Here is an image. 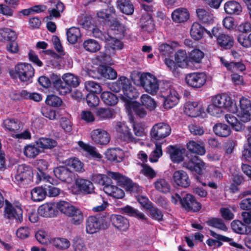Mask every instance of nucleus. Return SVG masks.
<instances>
[{"label":"nucleus","mask_w":251,"mask_h":251,"mask_svg":"<svg viewBox=\"0 0 251 251\" xmlns=\"http://www.w3.org/2000/svg\"><path fill=\"white\" fill-rule=\"evenodd\" d=\"M98 94L95 93H89L87 94L86 100L89 107L92 108L95 107L99 105L100 99Z\"/></svg>","instance_id":"774afa93"},{"label":"nucleus","mask_w":251,"mask_h":251,"mask_svg":"<svg viewBox=\"0 0 251 251\" xmlns=\"http://www.w3.org/2000/svg\"><path fill=\"white\" fill-rule=\"evenodd\" d=\"M100 98L103 103L108 106H114L118 102L116 95L110 91H104L101 93Z\"/></svg>","instance_id":"79ce46f5"},{"label":"nucleus","mask_w":251,"mask_h":251,"mask_svg":"<svg viewBox=\"0 0 251 251\" xmlns=\"http://www.w3.org/2000/svg\"><path fill=\"white\" fill-rule=\"evenodd\" d=\"M17 35L15 31L9 28H0V41L7 43L13 39H17Z\"/></svg>","instance_id":"a19ab883"},{"label":"nucleus","mask_w":251,"mask_h":251,"mask_svg":"<svg viewBox=\"0 0 251 251\" xmlns=\"http://www.w3.org/2000/svg\"><path fill=\"white\" fill-rule=\"evenodd\" d=\"M56 209L59 210L61 213L67 215L71 210L74 207V206L72 205L69 202L64 201H60L56 204Z\"/></svg>","instance_id":"e2e57ef3"},{"label":"nucleus","mask_w":251,"mask_h":251,"mask_svg":"<svg viewBox=\"0 0 251 251\" xmlns=\"http://www.w3.org/2000/svg\"><path fill=\"white\" fill-rule=\"evenodd\" d=\"M121 212L122 214H125L127 216L137 218L139 219H146L143 213L140 212L138 210L129 205H126L121 208Z\"/></svg>","instance_id":"c03bdc74"},{"label":"nucleus","mask_w":251,"mask_h":251,"mask_svg":"<svg viewBox=\"0 0 251 251\" xmlns=\"http://www.w3.org/2000/svg\"><path fill=\"white\" fill-rule=\"evenodd\" d=\"M121 39L109 35V38H108L106 43L114 50H121L124 47L123 43L120 41Z\"/></svg>","instance_id":"0e129e2a"},{"label":"nucleus","mask_w":251,"mask_h":251,"mask_svg":"<svg viewBox=\"0 0 251 251\" xmlns=\"http://www.w3.org/2000/svg\"><path fill=\"white\" fill-rule=\"evenodd\" d=\"M62 77L63 81H64L66 84L70 86L71 89H72L73 87H76L79 84V78L72 74L67 73L64 74Z\"/></svg>","instance_id":"13d9d810"},{"label":"nucleus","mask_w":251,"mask_h":251,"mask_svg":"<svg viewBox=\"0 0 251 251\" xmlns=\"http://www.w3.org/2000/svg\"><path fill=\"white\" fill-rule=\"evenodd\" d=\"M201 108L198 102L188 101L184 105V112L191 117H196L201 114Z\"/></svg>","instance_id":"c756f323"},{"label":"nucleus","mask_w":251,"mask_h":251,"mask_svg":"<svg viewBox=\"0 0 251 251\" xmlns=\"http://www.w3.org/2000/svg\"><path fill=\"white\" fill-rule=\"evenodd\" d=\"M47 185L33 188L31 191V198L34 201H40L45 199L47 196Z\"/></svg>","instance_id":"4c0bfd02"},{"label":"nucleus","mask_w":251,"mask_h":251,"mask_svg":"<svg viewBox=\"0 0 251 251\" xmlns=\"http://www.w3.org/2000/svg\"><path fill=\"white\" fill-rule=\"evenodd\" d=\"M196 14L200 22L202 24L209 25L213 23V14L209 11L198 8L196 9Z\"/></svg>","instance_id":"c85d7f7f"},{"label":"nucleus","mask_w":251,"mask_h":251,"mask_svg":"<svg viewBox=\"0 0 251 251\" xmlns=\"http://www.w3.org/2000/svg\"><path fill=\"white\" fill-rule=\"evenodd\" d=\"M129 107L137 117L143 118L147 115V111L143 106L136 101H132L129 104Z\"/></svg>","instance_id":"3c124183"},{"label":"nucleus","mask_w":251,"mask_h":251,"mask_svg":"<svg viewBox=\"0 0 251 251\" xmlns=\"http://www.w3.org/2000/svg\"><path fill=\"white\" fill-rule=\"evenodd\" d=\"M119 185L125 188L127 192L130 193L140 194L142 192L141 187L126 176Z\"/></svg>","instance_id":"473e14b6"},{"label":"nucleus","mask_w":251,"mask_h":251,"mask_svg":"<svg viewBox=\"0 0 251 251\" xmlns=\"http://www.w3.org/2000/svg\"><path fill=\"white\" fill-rule=\"evenodd\" d=\"M154 187L156 190L163 194H166L170 192L171 190V185L165 179H158L154 183Z\"/></svg>","instance_id":"603ef678"},{"label":"nucleus","mask_w":251,"mask_h":251,"mask_svg":"<svg viewBox=\"0 0 251 251\" xmlns=\"http://www.w3.org/2000/svg\"><path fill=\"white\" fill-rule=\"evenodd\" d=\"M98 17L109 26V33L119 39H123L126 34V26L118 20L113 6L102 9L97 12Z\"/></svg>","instance_id":"f257e3e1"},{"label":"nucleus","mask_w":251,"mask_h":251,"mask_svg":"<svg viewBox=\"0 0 251 251\" xmlns=\"http://www.w3.org/2000/svg\"><path fill=\"white\" fill-rule=\"evenodd\" d=\"M66 35L68 41L72 44H75L81 36L79 28L76 27H72L68 29Z\"/></svg>","instance_id":"de8ad7c7"},{"label":"nucleus","mask_w":251,"mask_h":251,"mask_svg":"<svg viewBox=\"0 0 251 251\" xmlns=\"http://www.w3.org/2000/svg\"><path fill=\"white\" fill-rule=\"evenodd\" d=\"M137 79H133L134 84L142 86L145 91L151 95L156 94L159 89L157 79L149 73L138 74Z\"/></svg>","instance_id":"20e7f679"},{"label":"nucleus","mask_w":251,"mask_h":251,"mask_svg":"<svg viewBox=\"0 0 251 251\" xmlns=\"http://www.w3.org/2000/svg\"><path fill=\"white\" fill-rule=\"evenodd\" d=\"M36 146L39 148L43 149H51L55 147L57 145L55 140L50 138L41 137L35 141Z\"/></svg>","instance_id":"09e8293b"},{"label":"nucleus","mask_w":251,"mask_h":251,"mask_svg":"<svg viewBox=\"0 0 251 251\" xmlns=\"http://www.w3.org/2000/svg\"><path fill=\"white\" fill-rule=\"evenodd\" d=\"M206 224L211 227H213L224 231L227 230V227L224 222L223 220L221 218H210L206 221Z\"/></svg>","instance_id":"6e6d98bb"},{"label":"nucleus","mask_w":251,"mask_h":251,"mask_svg":"<svg viewBox=\"0 0 251 251\" xmlns=\"http://www.w3.org/2000/svg\"><path fill=\"white\" fill-rule=\"evenodd\" d=\"M35 70L30 64L19 63L15 65L14 70L10 71L12 78H18L22 82L31 83L34 75Z\"/></svg>","instance_id":"7ed1b4c3"},{"label":"nucleus","mask_w":251,"mask_h":251,"mask_svg":"<svg viewBox=\"0 0 251 251\" xmlns=\"http://www.w3.org/2000/svg\"><path fill=\"white\" fill-rule=\"evenodd\" d=\"M241 115L242 118H245L247 121L251 119V101L245 97L240 100Z\"/></svg>","instance_id":"72a5a7b5"},{"label":"nucleus","mask_w":251,"mask_h":251,"mask_svg":"<svg viewBox=\"0 0 251 251\" xmlns=\"http://www.w3.org/2000/svg\"><path fill=\"white\" fill-rule=\"evenodd\" d=\"M212 102L222 108H225L233 112H235L237 111V106H235V104L231 97L226 94L224 93L217 95L212 98Z\"/></svg>","instance_id":"ddd939ff"},{"label":"nucleus","mask_w":251,"mask_h":251,"mask_svg":"<svg viewBox=\"0 0 251 251\" xmlns=\"http://www.w3.org/2000/svg\"><path fill=\"white\" fill-rule=\"evenodd\" d=\"M167 151L173 163H179L184 161L185 158L183 154L185 151V149H181L176 146L170 145L167 147Z\"/></svg>","instance_id":"393cba45"},{"label":"nucleus","mask_w":251,"mask_h":251,"mask_svg":"<svg viewBox=\"0 0 251 251\" xmlns=\"http://www.w3.org/2000/svg\"><path fill=\"white\" fill-rule=\"evenodd\" d=\"M109 88L111 91L116 93L122 90L123 95L121 98L124 101L135 99L139 95V93L132 85L130 79L125 76H121L117 81L109 84Z\"/></svg>","instance_id":"f03ea898"},{"label":"nucleus","mask_w":251,"mask_h":251,"mask_svg":"<svg viewBox=\"0 0 251 251\" xmlns=\"http://www.w3.org/2000/svg\"><path fill=\"white\" fill-rule=\"evenodd\" d=\"M96 115L100 120H109L113 118L114 112L108 108L100 107L97 109Z\"/></svg>","instance_id":"4d7b16f0"},{"label":"nucleus","mask_w":251,"mask_h":251,"mask_svg":"<svg viewBox=\"0 0 251 251\" xmlns=\"http://www.w3.org/2000/svg\"><path fill=\"white\" fill-rule=\"evenodd\" d=\"M118 5L120 11L127 15H132L134 7L130 0H117Z\"/></svg>","instance_id":"a18cd8bd"},{"label":"nucleus","mask_w":251,"mask_h":251,"mask_svg":"<svg viewBox=\"0 0 251 251\" xmlns=\"http://www.w3.org/2000/svg\"><path fill=\"white\" fill-rule=\"evenodd\" d=\"M35 173L34 174L33 168L30 165L22 164L18 165L16 173L12 180L16 184L21 185L27 183L29 181L35 182Z\"/></svg>","instance_id":"423d86ee"},{"label":"nucleus","mask_w":251,"mask_h":251,"mask_svg":"<svg viewBox=\"0 0 251 251\" xmlns=\"http://www.w3.org/2000/svg\"><path fill=\"white\" fill-rule=\"evenodd\" d=\"M213 130L215 134L222 137H227L231 133L229 126L225 124L222 123L216 124L213 126Z\"/></svg>","instance_id":"37998d69"},{"label":"nucleus","mask_w":251,"mask_h":251,"mask_svg":"<svg viewBox=\"0 0 251 251\" xmlns=\"http://www.w3.org/2000/svg\"><path fill=\"white\" fill-rule=\"evenodd\" d=\"M160 97L163 99V105L166 109L173 108L177 104L179 100L176 91L170 87L161 91Z\"/></svg>","instance_id":"f8f14e48"},{"label":"nucleus","mask_w":251,"mask_h":251,"mask_svg":"<svg viewBox=\"0 0 251 251\" xmlns=\"http://www.w3.org/2000/svg\"><path fill=\"white\" fill-rule=\"evenodd\" d=\"M51 244L56 248L59 250H66L70 246V241L64 238H56L51 241Z\"/></svg>","instance_id":"bf43d9fd"},{"label":"nucleus","mask_w":251,"mask_h":251,"mask_svg":"<svg viewBox=\"0 0 251 251\" xmlns=\"http://www.w3.org/2000/svg\"><path fill=\"white\" fill-rule=\"evenodd\" d=\"M141 103L143 106H145L147 108L152 110L156 107V103L151 96L147 94H143L141 97Z\"/></svg>","instance_id":"052dcab7"},{"label":"nucleus","mask_w":251,"mask_h":251,"mask_svg":"<svg viewBox=\"0 0 251 251\" xmlns=\"http://www.w3.org/2000/svg\"><path fill=\"white\" fill-rule=\"evenodd\" d=\"M92 140L97 145L105 146L110 140L109 134L105 130L100 128L94 129L91 133Z\"/></svg>","instance_id":"f3484780"},{"label":"nucleus","mask_w":251,"mask_h":251,"mask_svg":"<svg viewBox=\"0 0 251 251\" xmlns=\"http://www.w3.org/2000/svg\"><path fill=\"white\" fill-rule=\"evenodd\" d=\"M105 155L107 160L117 162H122L124 158L123 151L118 148L107 149Z\"/></svg>","instance_id":"cd10ccee"},{"label":"nucleus","mask_w":251,"mask_h":251,"mask_svg":"<svg viewBox=\"0 0 251 251\" xmlns=\"http://www.w3.org/2000/svg\"><path fill=\"white\" fill-rule=\"evenodd\" d=\"M83 47L86 51L94 53L100 50L101 46L100 43L93 39H88L83 43Z\"/></svg>","instance_id":"49530a36"},{"label":"nucleus","mask_w":251,"mask_h":251,"mask_svg":"<svg viewBox=\"0 0 251 251\" xmlns=\"http://www.w3.org/2000/svg\"><path fill=\"white\" fill-rule=\"evenodd\" d=\"M217 43L222 49L230 50L234 46V39L232 36L225 33H221L217 37Z\"/></svg>","instance_id":"a878e982"},{"label":"nucleus","mask_w":251,"mask_h":251,"mask_svg":"<svg viewBox=\"0 0 251 251\" xmlns=\"http://www.w3.org/2000/svg\"><path fill=\"white\" fill-rule=\"evenodd\" d=\"M67 216L70 218V222L74 225H79L83 220V214L81 210L74 206Z\"/></svg>","instance_id":"58836bf2"},{"label":"nucleus","mask_w":251,"mask_h":251,"mask_svg":"<svg viewBox=\"0 0 251 251\" xmlns=\"http://www.w3.org/2000/svg\"><path fill=\"white\" fill-rule=\"evenodd\" d=\"M237 41L245 48H251V33L249 35L239 34L237 36Z\"/></svg>","instance_id":"69168bd1"},{"label":"nucleus","mask_w":251,"mask_h":251,"mask_svg":"<svg viewBox=\"0 0 251 251\" xmlns=\"http://www.w3.org/2000/svg\"><path fill=\"white\" fill-rule=\"evenodd\" d=\"M179 46L177 41H170L168 43H160L158 46V50L163 57H170L173 53L175 49Z\"/></svg>","instance_id":"412c9836"},{"label":"nucleus","mask_w":251,"mask_h":251,"mask_svg":"<svg viewBox=\"0 0 251 251\" xmlns=\"http://www.w3.org/2000/svg\"><path fill=\"white\" fill-rule=\"evenodd\" d=\"M187 148L189 151V153H192L194 154L202 155L205 153L204 147L194 141H191L188 142L187 144Z\"/></svg>","instance_id":"8fccbe9b"},{"label":"nucleus","mask_w":251,"mask_h":251,"mask_svg":"<svg viewBox=\"0 0 251 251\" xmlns=\"http://www.w3.org/2000/svg\"><path fill=\"white\" fill-rule=\"evenodd\" d=\"M85 87L90 93L100 94L102 90L99 83L91 80L85 81Z\"/></svg>","instance_id":"338daca9"},{"label":"nucleus","mask_w":251,"mask_h":251,"mask_svg":"<svg viewBox=\"0 0 251 251\" xmlns=\"http://www.w3.org/2000/svg\"><path fill=\"white\" fill-rule=\"evenodd\" d=\"M110 221L116 228L121 231H126L129 227L128 220L121 215L112 214Z\"/></svg>","instance_id":"5701e85b"},{"label":"nucleus","mask_w":251,"mask_h":251,"mask_svg":"<svg viewBox=\"0 0 251 251\" xmlns=\"http://www.w3.org/2000/svg\"><path fill=\"white\" fill-rule=\"evenodd\" d=\"M100 76L108 79H114L117 76L116 71L109 66H102L100 69Z\"/></svg>","instance_id":"5fc2aeb1"},{"label":"nucleus","mask_w":251,"mask_h":251,"mask_svg":"<svg viewBox=\"0 0 251 251\" xmlns=\"http://www.w3.org/2000/svg\"><path fill=\"white\" fill-rule=\"evenodd\" d=\"M38 212L42 217L51 218L57 215L58 211L54 203H47L39 207Z\"/></svg>","instance_id":"b1692460"},{"label":"nucleus","mask_w":251,"mask_h":251,"mask_svg":"<svg viewBox=\"0 0 251 251\" xmlns=\"http://www.w3.org/2000/svg\"><path fill=\"white\" fill-rule=\"evenodd\" d=\"M40 152V150L36 145L30 144L25 146L24 155L29 158H35Z\"/></svg>","instance_id":"864d4df0"},{"label":"nucleus","mask_w":251,"mask_h":251,"mask_svg":"<svg viewBox=\"0 0 251 251\" xmlns=\"http://www.w3.org/2000/svg\"><path fill=\"white\" fill-rule=\"evenodd\" d=\"M53 173L55 177L63 182L71 184L75 179L74 172L64 166L55 168Z\"/></svg>","instance_id":"4468645a"},{"label":"nucleus","mask_w":251,"mask_h":251,"mask_svg":"<svg viewBox=\"0 0 251 251\" xmlns=\"http://www.w3.org/2000/svg\"><path fill=\"white\" fill-rule=\"evenodd\" d=\"M4 216L9 220H15L17 222H21L23 220V210L20 203L16 201L12 204L5 200Z\"/></svg>","instance_id":"6e6552de"},{"label":"nucleus","mask_w":251,"mask_h":251,"mask_svg":"<svg viewBox=\"0 0 251 251\" xmlns=\"http://www.w3.org/2000/svg\"><path fill=\"white\" fill-rule=\"evenodd\" d=\"M175 60L179 68H186L189 66L190 61L185 50H178L175 54Z\"/></svg>","instance_id":"f704fd0d"},{"label":"nucleus","mask_w":251,"mask_h":251,"mask_svg":"<svg viewBox=\"0 0 251 251\" xmlns=\"http://www.w3.org/2000/svg\"><path fill=\"white\" fill-rule=\"evenodd\" d=\"M116 129L117 137L121 141L128 143L135 141L130 129L125 124L119 123L116 126Z\"/></svg>","instance_id":"a211bd4d"},{"label":"nucleus","mask_w":251,"mask_h":251,"mask_svg":"<svg viewBox=\"0 0 251 251\" xmlns=\"http://www.w3.org/2000/svg\"><path fill=\"white\" fill-rule=\"evenodd\" d=\"M140 26L143 31L151 32L154 29V23L152 17L149 14H145L140 19Z\"/></svg>","instance_id":"2f4dec72"},{"label":"nucleus","mask_w":251,"mask_h":251,"mask_svg":"<svg viewBox=\"0 0 251 251\" xmlns=\"http://www.w3.org/2000/svg\"><path fill=\"white\" fill-rule=\"evenodd\" d=\"M179 201L182 208L187 211L198 212L201 208V204L197 201L195 197L191 194H186L181 197L178 194L175 193L171 197V201L175 204Z\"/></svg>","instance_id":"39448f33"},{"label":"nucleus","mask_w":251,"mask_h":251,"mask_svg":"<svg viewBox=\"0 0 251 251\" xmlns=\"http://www.w3.org/2000/svg\"><path fill=\"white\" fill-rule=\"evenodd\" d=\"M172 179L176 185L182 188H188L191 184V180L188 174L182 170L175 171Z\"/></svg>","instance_id":"6ab92c4d"},{"label":"nucleus","mask_w":251,"mask_h":251,"mask_svg":"<svg viewBox=\"0 0 251 251\" xmlns=\"http://www.w3.org/2000/svg\"><path fill=\"white\" fill-rule=\"evenodd\" d=\"M48 168V162L46 160L44 159L39 160L35 173V182L36 183L38 184L42 180L47 182L50 181L52 178L46 172Z\"/></svg>","instance_id":"dca6fc26"},{"label":"nucleus","mask_w":251,"mask_h":251,"mask_svg":"<svg viewBox=\"0 0 251 251\" xmlns=\"http://www.w3.org/2000/svg\"><path fill=\"white\" fill-rule=\"evenodd\" d=\"M172 18L175 23H181L187 21L190 18V14L185 8H176L172 13Z\"/></svg>","instance_id":"bb28decb"},{"label":"nucleus","mask_w":251,"mask_h":251,"mask_svg":"<svg viewBox=\"0 0 251 251\" xmlns=\"http://www.w3.org/2000/svg\"><path fill=\"white\" fill-rule=\"evenodd\" d=\"M53 89L60 95H66L72 91L70 86L67 85L62 80L60 75L54 73L50 74Z\"/></svg>","instance_id":"2eb2a0df"},{"label":"nucleus","mask_w":251,"mask_h":251,"mask_svg":"<svg viewBox=\"0 0 251 251\" xmlns=\"http://www.w3.org/2000/svg\"><path fill=\"white\" fill-rule=\"evenodd\" d=\"M183 167L192 172L199 175L202 174L205 168L204 162L197 155L192 153H187L183 162Z\"/></svg>","instance_id":"0eeeda50"},{"label":"nucleus","mask_w":251,"mask_h":251,"mask_svg":"<svg viewBox=\"0 0 251 251\" xmlns=\"http://www.w3.org/2000/svg\"><path fill=\"white\" fill-rule=\"evenodd\" d=\"M207 76L204 73H191L185 75V80L187 85L194 89L201 88L206 83Z\"/></svg>","instance_id":"9b49d317"},{"label":"nucleus","mask_w":251,"mask_h":251,"mask_svg":"<svg viewBox=\"0 0 251 251\" xmlns=\"http://www.w3.org/2000/svg\"><path fill=\"white\" fill-rule=\"evenodd\" d=\"M224 10L228 15H239L242 11V7L238 2L230 0L225 3Z\"/></svg>","instance_id":"7c9ffc66"},{"label":"nucleus","mask_w":251,"mask_h":251,"mask_svg":"<svg viewBox=\"0 0 251 251\" xmlns=\"http://www.w3.org/2000/svg\"><path fill=\"white\" fill-rule=\"evenodd\" d=\"M204 56V53L203 51L199 49H195L189 53V59L191 62L200 63Z\"/></svg>","instance_id":"680f3d73"},{"label":"nucleus","mask_w":251,"mask_h":251,"mask_svg":"<svg viewBox=\"0 0 251 251\" xmlns=\"http://www.w3.org/2000/svg\"><path fill=\"white\" fill-rule=\"evenodd\" d=\"M206 29L199 22H194L190 29L191 37L195 40L199 41L203 36L204 32L206 33Z\"/></svg>","instance_id":"c9c22d12"},{"label":"nucleus","mask_w":251,"mask_h":251,"mask_svg":"<svg viewBox=\"0 0 251 251\" xmlns=\"http://www.w3.org/2000/svg\"><path fill=\"white\" fill-rule=\"evenodd\" d=\"M103 219L100 217L89 216L86 223V231L88 233L93 234L98 232L103 226Z\"/></svg>","instance_id":"aec40b11"},{"label":"nucleus","mask_w":251,"mask_h":251,"mask_svg":"<svg viewBox=\"0 0 251 251\" xmlns=\"http://www.w3.org/2000/svg\"><path fill=\"white\" fill-rule=\"evenodd\" d=\"M231 183L229 186V191L230 193L235 194L239 192V186L243 184L245 181L243 175L237 171L231 172Z\"/></svg>","instance_id":"4be33fe9"},{"label":"nucleus","mask_w":251,"mask_h":251,"mask_svg":"<svg viewBox=\"0 0 251 251\" xmlns=\"http://www.w3.org/2000/svg\"><path fill=\"white\" fill-rule=\"evenodd\" d=\"M66 166L69 167L77 172H83L85 171L84 164L76 157H70L63 162Z\"/></svg>","instance_id":"e433bc0d"},{"label":"nucleus","mask_w":251,"mask_h":251,"mask_svg":"<svg viewBox=\"0 0 251 251\" xmlns=\"http://www.w3.org/2000/svg\"><path fill=\"white\" fill-rule=\"evenodd\" d=\"M4 127L12 132L16 133L20 130L22 123L19 120L14 118H7L3 121Z\"/></svg>","instance_id":"ea45409f"},{"label":"nucleus","mask_w":251,"mask_h":251,"mask_svg":"<svg viewBox=\"0 0 251 251\" xmlns=\"http://www.w3.org/2000/svg\"><path fill=\"white\" fill-rule=\"evenodd\" d=\"M170 126L164 123L155 124L152 127L150 134L152 141H159L168 137L171 133Z\"/></svg>","instance_id":"9d476101"},{"label":"nucleus","mask_w":251,"mask_h":251,"mask_svg":"<svg viewBox=\"0 0 251 251\" xmlns=\"http://www.w3.org/2000/svg\"><path fill=\"white\" fill-rule=\"evenodd\" d=\"M75 180V184L72 187L74 194L88 195L94 192V186L91 181L82 178H77Z\"/></svg>","instance_id":"1a4fd4ad"}]
</instances>
